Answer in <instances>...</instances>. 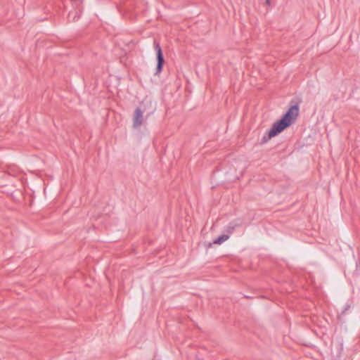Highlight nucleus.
Returning a JSON list of instances; mask_svg holds the SVG:
<instances>
[{"label": "nucleus", "mask_w": 360, "mask_h": 360, "mask_svg": "<svg viewBox=\"0 0 360 360\" xmlns=\"http://www.w3.org/2000/svg\"><path fill=\"white\" fill-rule=\"evenodd\" d=\"M298 113L299 109L297 106L291 107L281 120L274 123L267 134L262 137V142L266 143L290 126L297 119Z\"/></svg>", "instance_id": "1"}, {"label": "nucleus", "mask_w": 360, "mask_h": 360, "mask_svg": "<svg viewBox=\"0 0 360 360\" xmlns=\"http://www.w3.org/2000/svg\"><path fill=\"white\" fill-rule=\"evenodd\" d=\"M151 107V102L149 101H143L136 108L134 116V127H138L143 123V114Z\"/></svg>", "instance_id": "2"}, {"label": "nucleus", "mask_w": 360, "mask_h": 360, "mask_svg": "<svg viewBox=\"0 0 360 360\" xmlns=\"http://www.w3.org/2000/svg\"><path fill=\"white\" fill-rule=\"evenodd\" d=\"M155 49L157 52L158 65L156 68L157 73H160L162 71V65L164 63V58L161 48L158 44H155Z\"/></svg>", "instance_id": "3"}, {"label": "nucleus", "mask_w": 360, "mask_h": 360, "mask_svg": "<svg viewBox=\"0 0 360 360\" xmlns=\"http://www.w3.org/2000/svg\"><path fill=\"white\" fill-rule=\"evenodd\" d=\"M229 238V236L227 234H222L219 236L217 238H216L212 243H209L207 245V248H212V245H220L225 241L228 240Z\"/></svg>", "instance_id": "4"}, {"label": "nucleus", "mask_w": 360, "mask_h": 360, "mask_svg": "<svg viewBox=\"0 0 360 360\" xmlns=\"http://www.w3.org/2000/svg\"><path fill=\"white\" fill-rule=\"evenodd\" d=\"M236 226L233 224H230L228 226H227V229H226V231L229 233H232V232L233 231L234 229H235Z\"/></svg>", "instance_id": "5"}]
</instances>
